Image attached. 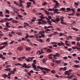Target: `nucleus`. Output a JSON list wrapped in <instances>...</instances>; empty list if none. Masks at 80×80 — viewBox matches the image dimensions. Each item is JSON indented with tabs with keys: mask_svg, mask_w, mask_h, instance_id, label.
Instances as JSON below:
<instances>
[{
	"mask_svg": "<svg viewBox=\"0 0 80 80\" xmlns=\"http://www.w3.org/2000/svg\"><path fill=\"white\" fill-rule=\"evenodd\" d=\"M26 4L27 5L26 6L27 8H29L30 7V5L32 4V2H28Z\"/></svg>",
	"mask_w": 80,
	"mask_h": 80,
	"instance_id": "nucleus-1",
	"label": "nucleus"
},
{
	"mask_svg": "<svg viewBox=\"0 0 80 80\" xmlns=\"http://www.w3.org/2000/svg\"><path fill=\"white\" fill-rule=\"evenodd\" d=\"M39 21H42V25H45V23H47V22L45 21L44 20H42V19H40L39 20Z\"/></svg>",
	"mask_w": 80,
	"mask_h": 80,
	"instance_id": "nucleus-2",
	"label": "nucleus"
},
{
	"mask_svg": "<svg viewBox=\"0 0 80 80\" xmlns=\"http://www.w3.org/2000/svg\"><path fill=\"white\" fill-rule=\"evenodd\" d=\"M23 65L24 66V67H25L26 68H30L31 67V66H27V64L25 63H24L23 64Z\"/></svg>",
	"mask_w": 80,
	"mask_h": 80,
	"instance_id": "nucleus-3",
	"label": "nucleus"
},
{
	"mask_svg": "<svg viewBox=\"0 0 80 80\" xmlns=\"http://www.w3.org/2000/svg\"><path fill=\"white\" fill-rule=\"evenodd\" d=\"M52 2L54 3H56L55 5L56 6H59V3L58 2V1H56V0H53Z\"/></svg>",
	"mask_w": 80,
	"mask_h": 80,
	"instance_id": "nucleus-4",
	"label": "nucleus"
},
{
	"mask_svg": "<svg viewBox=\"0 0 80 80\" xmlns=\"http://www.w3.org/2000/svg\"><path fill=\"white\" fill-rule=\"evenodd\" d=\"M17 50H19L20 51H22L23 50V47L19 46L17 49Z\"/></svg>",
	"mask_w": 80,
	"mask_h": 80,
	"instance_id": "nucleus-5",
	"label": "nucleus"
},
{
	"mask_svg": "<svg viewBox=\"0 0 80 80\" xmlns=\"http://www.w3.org/2000/svg\"><path fill=\"white\" fill-rule=\"evenodd\" d=\"M4 20L5 21H11V20H13V18H11L10 19H8V18H5Z\"/></svg>",
	"mask_w": 80,
	"mask_h": 80,
	"instance_id": "nucleus-6",
	"label": "nucleus"
},
{
	"mask_svg": "<svg viewBox=\"0 0 80 80\" xmlns=\"http://www.w3.org/2000/svg\"><path fill=\"white\" fill-rule=\"evenodd\" d=\"M6 27H7V28H10V26H9L8 25L10 24V23L8 22H6Z\"/></svg>",
	"mask_w": 80,
	"mask_h": 80,
	"instance_id": "nucleus-7",
	"label": "nucleus"
},
{
	"mask_svg": "<svg viewBox=\"0 0 80 80\" xmlns=\"http://www.w3.org/2000/svg\"><path fill=\"white\" fill-rule=\"evenodd\" d=\"M8 77V75L6 74H4L2 75V77H4V79H6V78L5 77Z\"/></svg>",
	"mask_w": 80,
	"mask_h": 80,
	"instance_id": "nucleus-8",
	"label": "nucleus"
},
{
	"mask_svg": "<svg viewBox=\"0 0 80 80\" xmlns=\"http://www.w3.org/2000/svg\"><path fill=\"white\" fill-rule=\"evenodd\" d=\"M8 43L7 42H2L0 44V46H2V45H7Z\"/></svg>",
	"mask_w": 80,
	"mask_h": 80,
	"instance_id": "nucleus-9",
	"label": "nucleus"
},
{
	"mask_svg": "<svg viewBox=\"0 0 80 80\" xmlns=\"http://www.w3.org/2000/svg\"><path fill=\"white\" fill-rule=\"evenodd\" d=\"M67 78H69V79H72V78H73V76H72V75H71V76H67Z\"/></svg>",
	"mask_w": 80,
	"mask_h": 80,
	"instance_id": "nucleus-10",
	"label": "nucleus"
},
{
	"mask_svg": "<svg viewBox=\"0 0 80 80\" xmlns=\"http://www.w3.org/2000/svg\"><path fill=\"white\" fill-rule=\"evenodd\" d=\"M60 19L58 18H57L56 19V23H57V22H60Z\"/></svg>",
	"mask_w": 80,
	"mask_h": 80,
	"instance_id": "nucleus-11",
	"label": "nucleus"
},
{
	"mask_svg": "<svg viewBox=\"0 0 80 80\" xmlns=\"http://www.w3.org/2000/svg\"><path fill=\"white\" fill-rule=\"evenodd\" d=\"M55 62L56 63H57L58 64H60V63H61V60H60L58 61L56 60Z\"/></svg>",
	"mask_w": 80,
	"mask_h": 80,
	"instance_id": "nucleus-12",
	"label": "nucleus"
},
{
	"mask_svg": "<svg viewBox=\"0 0 80 80\" xmlns=\"http://www.w3.org/2000/svg\"><path fill=\"white\" fill-rule=\"evenodd\" d=\"M12 23H18V21H16L15 20H12Z\"/></svg>",
	"mask_w": 80,
	"mask_h": 80,
	"instance_id": "nucleus-13",
	"label": "nucleus"
},
{
	"mask_svg": "<svg viewBox=\"0 0 80 80\" xmlns=\"http://www.w3.org/2000/svg\"><path fill=\"white\" fill-rule=\"evenodd\" d=\"M45 13L48 15H50V12H48L46 10H45Z\"/></svg>",
	"mask_w": 80,
	"mask_h": 80,
	"instance_id": "nucleus-14",
	"label": "nucleus"
},
{
	"mask_svg": "<svg viewBox=\"0 0 80 80\" xmlns=\"http://www.w3.org/2000/svg\"><path fill=\"white\" fill-rule=\"evenodd\" d=\"M32 67L34 68H37V66H36V65H35V64L32 63Z\"/></svg>",
	"mask_w": 80,
	"mask_h": 80,
	"instance_id": "nucleus-15",
	"label": "nucleus"
},
{
	"mask_svg": "<svg viewBox=\"0 0 80 80\" xmlns=\"http://www.w3.org/2000/svg\"><path fill=\"white\" fill-rule=\"evenodd\" d=\"M26 36L24 37V38L25 39H27V38H28L29 37V36H28V33L26 34Z\"/></svg>",
	"mask_w": 80,
	"mask_h": 80,
	"instance_id": "nucleus-16",
	"label": "nucleus"
},
{
	"mask_svg": "<svg viewBox=\"0 0 80 80\" xmlns=\"http://www.w3.org/2000/svg\"><path fill=\"white\" fill-rule=\"evenodd\" d=\"M43 69L46 71H48V72H50V70L45 68H43Z\"/></svg>",
	"mask_w": 80,
	"mask_h": 80,
	"instance_id": "nucleus-17",
	"label": "nucleus"
},
{
	"mask_svg": "<svg viewBox=\"0 0 80 80\" xmlns=\"http://www.w3.org/2000/svg\"><path fill=\"white\" fill-rule=\"evenodd\" d=\"M47 22L49 23V25H52V21H47Z\"/></svg>",
	"mask_w": 80,
	"mask_h": 80,
	"instance_id": "nucleus-18",
	"label": "nucleus"
},
{
	"mask_svg": "<svg viewBox=\"0 0 80 80\" xmlns=\"http://www.w3.org/2000/svg\"><path fill=\"white\" fill-rule=\"evenodd\" d=\"M73 67H75V68H78L80 67V66L78 65H74Z\"/></svg>",
	"mask_w": 80,
	"mask_h": 80,
	"instance_id": "nucleus-19",
	"label": "nucleus"
},
{
	"mask_svg": "<svg viewBox=\"0 0 80 80\" xmlns=\"http://www.w3.org/2000/svg\"><path fill=\"white\" fill-rule=\"evenodd\" d=\"M47 52H49V53H50V52H52V50L50 49H48L47 50Z\"/></svg>",
	"mask_w": 80,
	"mask_h": 80,
	"instance_id": "nucleus-20",
	"label": "nucleus"
},
{
	"mask_svg": "<svg viewBox=\"0 0 80 80\" xmlns=\"http://www.w3.org/2000/svg\"><path fill=\"white\" fill-rule=\"evenodd\" d=\"M11 70L12 69L10 68L5 69V71H10V70Z\"/></svg>",
	"mask_w": 80,
	"mask_h": 80,
	"instance_id": "nucleus-21",
	"label": "nucleus"
},
{
	"mask_svg": "<svg viewBox=\"0 0 80 80\" xmlns=\"http://www.w3.org/2000/svg\"><path fill=\"white\" fill-rule=\"evenodd\" d=\"M3 12L2 11L0 12V17H3Z\"/></svg>",
	"mask_w": 80,
	"mask_h": 80,
	"instance_id": "nucleus-22",
	"label": "nucleus"
},
{
	"mask_svg": "<svg viewBox=\"0 0 80 80\" xmlns=\"http://www.w3.org/2000/svg\"><path fill=\"white\" fill-rule=\"evenodd\" d=\"M26 50H31V48L30 47H29V48H26Z\"/></svg>",
	"mask_w": 80,
	"mask_h": 80,
	"instance_id": "nucleus-23",
	"label": "nucleus"
},
{
	"mask_svg": "<svg viewBox=\"0 0 80 80\" xmlns=\"http://www.w3.org/2000/svg\"><path fill=\"white\" fill-rule=\"evenodd\" d=\"M53 9L54 12H58V11H59V10L57 9H54V8H53Z\"/></svg>",
	"mask_w": 80,
	"mask_h": 80,
	"instance_id": "nucleus-24",
	"label": "nucleus"
},
{
	"mask_svg": "<svg viewBox=\"0 0 80 80\" xmlns=\"http://www.w3.org/2000/svg\"><path fill=\"white\" fill-rule=\"evenodd\" d=\"M35 58L33 57H32L31 58V57H29L28 58L29 59H30V60H31V61H32V60H33V59L34 58Z\"/></svg>",
	"mask_w": 80,
	"mask_h": 80,
	"instance_id": "nucleus-25",
	"label": "nucleus"
},
{
	"mask_svg": "<svg viewBox=\"0 0 80 80\" xmlns=\"http://www.w3.org/2000/svg\"><path fill=\"white\" fill-rule=\"evenodd\" d=\"M40 18H41V19H44L45 18L43 17V14H42L41 16H40Z\"/></svg>",
	"mask_w": 80,
	"mask_h": 80,
	"instance_id": "nucleus-26",
	"label": "nucleus"
},
{
	"mask_svg": "<svg viewBox=\"0 0 80 80\" xmlns=\"http://www.w3.org/2000/svg\"><path fill=\"white\" fill-rule=\"evenodd\" d=\"M77 41H78V42L79 41H80V37H77L76 38Z\"/></svg>",
	"mask_w": 80,
	"mask_h": 80,
	"instance_id": "nucleus-27",
	"label": "nucleus"
},
{
	"mask_svg": "<svg viewBox=\"0 0 80 80\" xmlns=\"http://www.w3.org/2000/svg\"><path fill=\"white\" fill-rule=\"evenodd\" d=\"M5 47L4 46L0 47V50H2L3 48H4Z\"/></svg>",
	"mask_w": 80,
	"mask_h": 80,
	"instance_id": "nucleus-28",
	"label": "nucleus"
},
{
	"mask_svg": "<svg viewBox=\"0 0 80 80\" xmlns=\"http://www.w3.org/2000/svg\"><path fill=\"white\" fill-rule=\"evenodd\" d=\"M51 21L52 22H54V23H56V19L55 20L53 19H51Z\"/></svg>",
	"mask_w": 80,
	"mask_h": 80,
	"instance_id": "nucleus-29",
	"label": "nucleus"
},
{
	"mask_svg": "<svg viewBox=\"0 0 80 80\" xmlns=\"http://www.w3.org/2000/svg\"><path fill=\"white\" fill-rule=\"evenodd\" d=\"M17 59L18 60H19V61H20V62H22V60L21 58H17Z\"/></svg>",
	"mask_w": 80,
	"mask_h": 80,
	"instance_id": "nucleus-30",
	"label": "nucleus"
},
{
	"mask_svg": "<svg viewBox=\"0 0 80 80\" xmlns=\"http://www.w3.org/2000/svg\"><path fill=\"white\" fill-rule=\"evenodd\" d=\"M42 53H44V52H43V51L42 50H41V52H40L39 53V55H41V54H42Z\"/></svg>",
	"mask_w": 80,
	"mask_h": 80,
	"instance_id": "nucleus-31",
	"label": "nucleus"
},
{
	"mask_svg": "<svg viewBox=\"0 0 80 80\" xmlns=\"http://www.w3.org/2000/svg\"><path fill=\"white\" fill-rule=\"evenodd\" d=\"M42 5L45 6V5L47 4V3L46 2H44L43 3H42Z\"/></svg>",
	"mask_w": 80,
	"mask_h": 80,
	"instance_id": "nucleus-32",
	"label": "nucleus"
},
{
	"mask_svg": "<svg viewBox=\"0 0 80 80\" xmlns=\"http://www.w3.org/2000/svg\"><path fill=\"white\" fill-rule=\"evenodd\" d=\"M64 73L66 75H68V71H66Z\"/></svg>",
	"mask_w": 80,
	"mask_h": 80,
	"instance_id": "nucleus-33",
	"label": "nucleus"
},
{
	"mask_svg": "<svg viewBox=\"0 0 80 80\" xmlns=\"http://www.w3.org/2000/svg\"><path fill=\"white\" fill-rule=\"evenodd\" d=\"M16 34H17V35H22V33H21L20 32H16Z\"/></svg>",
	"mask_w": 80,
	"mask_h": 80,
	"instance_id": "nucleus-34",
	"label": "nucleus"
},
{
	"mask_svg": "<svg viewBox=\"0 0 80 80\" xmlns=\"http://www.w3.org/2000/svg\"><path fill=\"white\" fill-rule=\"evenodd\" d=\"M72 29L73 30H75V31H78V29L75 28H72Z\"/></svg>",
	"mask_w": 80,
	"mask_h": 80,
	"instance_id": "nucleus-35",
	"label": "nucleus"
},
{
	"mask_svg": "<svg viewBox=\"0 0 80 80\" xmlns=\"http://www.w3.org/2000/svg\"><path fill=\"white\" fill-rule=\"evenodd\" d=\"M10 73L11 74H15V72H13V71H11Z\"/></svg>",
	"mask_w": 80,
	"mask_h": 80,
	"instance_id": "nucleus-36",
	"label": "nucleus"
},
{
	"mask_svg": "<svg viewBox=\"0 0 80 80\" xmlns=\"http://www.w3.org/2000/svg\"><path fill=\"white\" fill-rule=\"evenodd\" d=\"M37 41L40 42H43V40H42V39H38Z\"/></svg>",
	"mask_w": 80,
	"mask_h": 80,
	"instance_id": "nucleus-37",
	"label": "nucleus"
},
{
	"mask_svg": "<svg viewBox=\"0 0 80 80\" xmlns=\"http://www.w3.org/2000/svg\"><path fill=\"white\" fill-rule=\"evenodd\" d=\"M10 67H11V66L8 65V66H6L5 67V68H10Z\"/></svg>",
	"mask_w": 80,
	"mask_h": 80,
	"instance_id": "nucleus-38",
	"label": "nucleus"
},
{
	"mask_svg": "<svg viewBox=\"0 0 80 80\" xmlns=\"http://www.w3.org/2000/svg\"><path fill=\"white\" fill-rule=\"evenodd\" d=\"M66 70H67V67H65L63 68V71H66Z\"/></svg>",
	"mask_w": 80,
	"mask_h": 80,
	"instance_id": "nucleus-39",
	"label": "nucleus"
},
{
	"mask_svg": "<svg viewBox=\"0 0 80 80\" xmlns=\"http://www.w3.org/2000/svg\"><path fill=\"white\" fill-rule=\"evenodd\" d=\"M4 30H6V31H8V30H9V29L7 28H4Z\"/></svg>",
	"mask_w": 80,
	"mask_h": 80,
	"instance_id": "nucleus-40",
	"label": "nucleus"
},
{
	"mask_svg": "<svg viewBox=\"0 0 80 80\" xmlns=\"http://www.w3.org/2000/svg\"><path fill=\"white\" fill-rule=\"evenodd\" d=\"M29 37L30 38H33V37L34 38L35 37V36L34 35H29Z\"/></svg>",
	"mask_w": 80,
	"mask_h": 80,
	"instance_id": "nucleus-41",
	"label": "nucleus"
},
{
	"mask_svg": "<svg viewBox=\"0 0 80 80\" xmlns=\"http://www.w3.org/2000/svg\"><path fill=\"white\" fill-rule=\"evenodd\" d=\"M63 34H62V33L60 32L59 33V35L60 36H63Z\"/></svg>",
	"mask_w": 80,
	"mask_h": 80,
	"instance_id": "nucleus-42",
	"label": "nucleus"
},
{
	"mask_svg": "<svg viewBox=\"0 0 80 80\" xmlns=\"http://www.w3.org/2000/svg\"><path fill=\"white\" fill-rule=\"evenodd\" d=\"M6 13H8V14H9V11H8V10L7 9L6 10Z\"/></svg>",
	"mask_w": 80,
	"mask_h": 80,
	"instance_id": "nucleus-43",
	"label": "nucleus"
},
{
	"mask_svg": "<svg viewBox=\"0 0 80 80\" xmlns=\"http://www.w3.org/2000/svg\"><path fill=\"white\" fill-rule=\"evenodd\" d=\"M56 56L57 57H59V56H60V55L58 53H57L56 54Z\"/></svg>",
	"mask_w": 80,
	"mask_h": 80,
	"instance_id": "nucleus-44",
	"label": "nucleus"
},
{
	"mask_svg": "<svg viewBox=\"0 0 80 80\" xmlns=\"http://www.w3.org/2000/svg\"><path fill=\"white\" fill-rule=\"evenodd\" d=\"M61 10H62V11H65V8H61Z\"/></svg>",
	"mask_w": 80,
	"mask_h": 80,
	"instance_id": "nucleus-45",
	"label": "nucleus"
},
{
	"mask_svg": "<svg viewBox=\"0 0 80 80\" xmlns=\"http://www.w3.org/2000/svg\"><path fill=\"white\" fill-rule=\"evenodd\" d=\"M33 62L34 63V64H36L37 63V61H36V60H33Z\"/></svg>",
	"mask_w": 80,
	"mask_h": 80,
	"instance_id": "nucleus-46",
	"label": "nucleus"
},
{
	"mask_svg": "<svg viewBox=\"0 0 80 80\" xmlns=\"http://www.w3.org/2000/svg\"><path fill=\"white\" fill-rule=\"evenodd\" d=\"M38 25H42V22L39 21L38 22Z\"/></svg>",
	"mask_w": 80,
	"mask_h": 80,
	"instance_id": "nucleus-47",
	"label": "nucleus"
},
{
	"mask_svg": "<svg viewBox=\"0 0 80 80\" xmlns=\"http://www.w3.org/2000/svg\"><path fill=\"white\" fill-rule=\"evenodd\" d=\"M45 31H47V32H49L50 31H51V30L50 29H46L45 30Z\"/></svg>",
	"mask_w": 80,
	"mask_h": 80,
	"instance_id": "nucleus-48",
	"label": "nucleus"
},
{
	"mask_svg": "<svg viewBox=\"0 0 80 80\" xmlns=\"http://www.w3.org/2000/svg\"><path fill=\"white\" fill-rule=\"evenodd\" d=\"M53 9H51V8H49L48 9V11L50 12V11H52V10H53Z\"/></svg>",
	"mask_w": 80,
	"mask_h": 80,
	"instance_id": "nucleus-49",
	"label": "nucleus"
},
{
	"mask_svg": "<svg viewBox=\"0 0 80 80\" xmlns=\"http://www.w3.org/2000/svg\"><path fill=\"white\" fill-rule=\"evenodd\" d=\"M61 45H62V46H65V44H63V43L62 42H61Z\"/></svg>",
	"mask_w": 80,
	"mask_h": 80,
	"instance_id": "nucleus-50",
	"label": "nucleus"
},
{
	"mask_svg": "<svg viewBox=\"0 0 80 80\" xmlns=\"http://www.w3.org/2000/svg\"><path fill=\"white\" fill-rule=\"evenodd\" d=\"M18 17H19V18H22V17H23V16H22L20 15H18Z\"/></svg>",
	"mask_w": 80,
	"mask_h": 80,
	"instance_id": "nucleus-51",
	"label": "nucleus"
},
{
	"mask_svg": "<svg viewBox=\"0 0 80 80\" xmlns=\"http://www.w3.org/2000/svg\"><path fill=\"white\" fill-rule=\"evenodd\" d=\"M5 17H7V18H8V17H10V16L8 15H5Z\"/></svg>",
	"mask_w": 80,
	"mask_h": 80,
	"instance_id": "nucleus-52",
	"label": "nucleus"
},
{
	"mask_svg": "<svg viewBox=\"0 0 80 80\" xmlns=\"http://www.w3.org/2000/svg\"><path fill=\"white\" fill-rule=\"evenodd\" d=\"M45 60H45V59L43 58V59H42V62H43V63H44L45 62Z\"/></svg>",
	"mask_w": 80,
	"mask_h": 80,
	"instance_id": "nucleus-53",
	"label": "nucleus"
},
{
	"mask_svg": "<svg viewBox=\"0 0 80 80\" xmlns=\"http://www.w3.org/2000/svg\"><path fill=\"white\" fill-rule=\"evenodd\" d=\"M51 73H55V71L53 70H52L51 71Z\"/></svg>",
	"mask_w": 80,
	"mask_h": 80,
	"instance_id": "nucleus-54",
	"label": "nucleus"
},
{
	"mask_svg": "<svg viewBox=\"0 0 80 80\" xmlns=\"http://www.w3.org/2000/svg\"><path fill=\"white\" fill-rule=\"evenodd\" d=\"M53 28V26H48L47 27V28Z\"/></svg>",
	"mask_w": 80,
	"mask_h": 80,
	"instance_id": "nucleus-55",
	"label": "nucleus"
},
{
	"mask_svg": "<svg viewBox=\"0 0 80 80\" xmlns=\"http://www.w3.org/2000/svg\"><path fill=\"white\" fill-rule=\"evenodd\" d=\"M14 4H15V5H18V4H17V2L15 1L14 2Z\"/></svg>",
	"mask_w": 80,
	"mask_h": 80,
	"instance_id": "nucleus-56",
	"label": "nucleus"
},
{
	"mask_svg": "<svg viewBox=\"0 0 80 80\" xmlns=\"http://www.w3.org/2000/svg\"><path fill=\"white\" fill-rule=\"evenodd\" d=\"M74 62L75 63H79V62H78L77 60H76V61H74Z\"/></svg>",
	"mask_w": 80,
	"mask_h": 80,
	"instance_id": "nucleus-57",
	"label": "nucleus"
},
{
	"mask_svg": "<svg viewBox=\"0 0 80 80\" xmlns=\"http://www.w3.org/2000/svg\"><path fill=\"white\" fill-rule=\"evenodd\" d=\"M76 15L77 16H78V17H79V16L80 15V13H77Z\"/></svg>",
	"mask_w": 80,
	"mask_h": 80,
	"instance_id": "nucleus-58",
	"label": "nucleus"
},
{
	"mask_svg": "<svg viewBox=\"0 0 80 80\" xmlns=\"http://www.w3.org/2000/svg\"><path fill=\"white\" fill-rule=\"evenodd\" d=\"M18 28H23V27L22 26H19Z\"/></svg>",
	"mask_w": 80,
	"mask_h": 80,
	"instance_id": "nucleus-59",
	"label": "nucleus"
},
{
	"mask_svg": "<svg viewBox=\"0 0 80 80\" xmlns=\"http://www.w3.org/2000/svg\"><path fill=\"white\" fill-rule=\"evenodd\" d=\"M29 44L31 45V46H33V44H32V43L30 42L29 43Z\"/></svg>",
	"mask_w": 80,
	"mask_h": 80,
	"instance_id": "nucleus-60",
	"label": "nucleus"
},
{
	"mask_svg": "<svg viewBox=\"0 0 80 80\" xmlns=\"http://www.w3.org/2000/svg\"><path fill=\"white\" fill-rule=\"evenodd\" d=\"M67 10H69V11H70L71 10V9H70V8H67Z\"/></svg>",
	"mask_w": 80,
	"mask_h": 80,
	"instance_id": "nucleus-61",
	"label": "nucleus"
},
{
	"mask_svg": "<svg viewBox=\"0 0 80 80\" xmlns=\"http://www.w3.org/2000/svg\"><path fill=\"white\" fill-rule=\"evenodd\" d=\"M52 44H57V42H51Z\"/></svg>",
	"mask_w": 80,
	"mask_h": 80,
	"instance_id": "nucleus-62",
	"label": "nucleus"
},
{
	"mask_svg": "<svg viewBox=\"0 0 80 80\" xmlns=\"http://www.w3.org/2000/svg\"><path fill=\"white\" fill-rule=\"evenodd\" d=\"M76 43V42H72V45H75Z\"/></svg>",
	"mask_w": 80,
	"mask_h": 80,
	"instance_id": "nucleus-63",
	"label": "nucleus"
},
{
	"mask_svg": "<svg viewBox=\"0 0 80 80\" xmlns=\"http://www.w3.org/2000/svg\"><path fill=\"white\" fill-rule=\"evenodd\" d=\"M77 11L78 12H80V8H78L77 10Z\"/></svg>",
	"mask_w": 80,
	"mask_h": 80,
	"instance_id": "nucleus-64",
	"label": "nucleus"
}]
</instances>
